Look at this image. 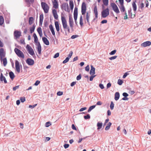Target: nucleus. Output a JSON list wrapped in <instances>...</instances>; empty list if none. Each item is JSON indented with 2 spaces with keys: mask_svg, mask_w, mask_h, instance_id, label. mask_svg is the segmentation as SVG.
<instances>
[{
  "mask_svg": "<svg viewBox=\"0 0 151 151\" xmlns=\"http://www.w3.org/2000/svg\"><path fill=\"white\" fill-rule=\"evenodd\" d=\"M61 20L62 23L64 30L65 31H67L68 32H70V28L68 26L67 21L65 17L64 16H61Z\"/></svg>",
  "mask_w": 151,
  "mask_h": 151,
  "instance_id": "1",
  "label": "nucleus"
},
{
  "mask_svg": "<svg viewBox=\"0 0 151 151\" xmlns=\"http://www.w3.org/2000/svg\"><path fill=\"white\" fill-rule=\"evenodd\" d=\"M41 5L44 12L45 13H47L48 12L49 9L48 4L45 2H42L41 3Z\"/></svg>",
  "mask_w": 151,
  "mask_h": 151,
  "instance_id": "2",
  "label": "nucleus"
},
{
  "mask_svg": "<svg viewBox=\"0 0 151 151\" xmlns=\"http://www.w3.org/2000/svg\"><path fill=\"white\" fill-rule=\"evenodd\" d=\"M14 51L16 54L19 57L22 58H24V55L23 52L20 50L16 48L14 49Z\"/></svg>",
  "mask_w": 151,
  "mask_h": 151,
  "instance_id": "3",
  "label": "nucleus"
},
{
  "mask_svg": "<svg viewBox=\"0 0 151 151\" xmlns=\"http://www.w3.org/2000/svg\"><path fill=\"white\" fill-rule=\"evenodd\" d=\"M111 6L114 11L118 14L120 12L119 10L116 5L114 3H112L110 4Z\"/></svg>",
  "mask_w": 151,
  "mask_h": 151,
  "instance_id": "4",
  "label": "nucleus"
},
{
  "mask_svg": "<svg viewBox=\"0 0 151 151\" xmlns=\"http://www.w3.org/2000/svg\"><path fill=\"white\" fill-rule=\"evenodd\" d=\"M61 9L68 12H70L69 9L68 4L67 3H64L61 5Z\"/></svg>",
  "mask_w": 151,
  "mask_h": 151,
  "instance_id": "5",
  "label": "nucleus"
},
{
  "mask_svg": "<svg viewBox=\"0 0 151 151\" xmlns=\"http://www.w3.org/2000/svg\"><path fill=\"white\" fill-rule=\"evenodd\" d=\"M109 14V9L107 8L104 9L101 12L102 16L103 18H105L108 16Z\"/></svg>",
  "mask_w": 151,
  "mask_h": 151,
  "instance_id": "6",
  "label": "nucleus"
},
{
  "mask_svg": "<svg viewBox=\"0 0 151 151\" xmlns=\"http://www.w3.org/2000/svg\"><path fill=\"white\" fill-rule=\"evenodd\" d=\"M26 48L29 52L31 55H33L35 54L34 51L32 47L29 45H27Z\"/></svg>",
  "mask_w": 151,
  "mask_h": 151,
  "instance_id": "7",
  "label": "nucleus"
},
{
  "mask_svg": "<svg viewBox=\"0 0 151 151\" xmlns=\"http://www.w3.org/2000/svg\"><path fill=\"white\" fill-rule=\"evenodd\" d=\"M86 4L85 3H82L81 5V13L82 15H84L86 13Z\"/></svg>",
  "mask_w": 151,
  "mask_h": 151,
  "instance_id": "8",
  "label": "nucleus"
},
{
  "mask_svg": "<svg viewBox=\"0 0 151 151\" xmlns=\"http://www.w3.org/2000/svg\"><path fill=\"white\" fill-rule=\"evenodd\" d=\"M69 23L70 28L73 29V27L74 22L73 17L71 15L69 16Z\"/></svg>",
  "mask_w": 151,
  "mask_h": 151,
  "instance_id": "9",
  "label": "nucleus"
},
{
  "mask_svg": "<svg viewBox=\"0 0 151 151\" xmlns=\"http://www.w3.org/2000/svg\"><path fill=\"white\" fill-rule=\"evenodd\" d=\"M73 15L75 23L77 24V19L78 16V8L76 7H75L74 9Z\"/></svg>",
  "mask_w": 151,
  "mask_h": 151,
  "instance_id": "10",
  "label": "nucleus"
},
{
  "mask_svg": "<svg viewBox=\"0 0 151 151\" xmlns=\"http://www.w3.org/2000/svg\"><path fill=\"white\" fill-rule=\"evenodd\" d=\"M21 32L18 30H15L14 32V36L16 39H17L21 36Z\"/></svg>",
  "mask_w": 151,
  "mask_h": 151,
  "instance_id": "11",
  "label": "nucleus"
},
{
  "mask_svg": "<svg viewBox=\"0 0 151 151\" xmlns=\"http://www.w3.org/2000/svg\"><path fill=\"white\" fill-rule=\"evenodd\" d=\"M15 64L16 70L18 73H19L20 72V67L19 61L18 60H16Z\"/></svg>",
  "mask_w": 151,
  "mask_h": 151,
  "instance_id": "12",
  "label": "nucleus"
},
{
  "mask_svg": "<svg viewBox=\"0 0 151 151\" xmlns=\"http://www.w3.org/2000/svg\"><path fill=\"white\" fill-rule=\"evenodd\" d=\"M26 63L29 65H33L34 63V60L30 58H28L26 60Z\"/></svg>",
  "mask_w": 151,
  "mask_h": 151,
  "instance_id": "13",
  "label": "nucleus"
},
{
  "mask_svg": "<svg viewBox=\"0 0 151 151\" xmlns=\"http://www.w3.org/2000/svg\"><path fill=\"white\" fill-rule=\"evenodd\" d=\"M53 7L57 9L58 7V4L57 0H52V1Z\"/></svg>",
  "mask_w": 151,
  "mask_h": 151,
  "instance_id": "14",
  "label": "nucleus"
},
{
  "mask_svg": "<svg viewBox=\"0 0 151 151\" xmlns=\"http://www.w3.org/2000/svg\"><path fill=\"white\" fill-rule=\"evenodd\" d=\"M151 45V42L149 41L145 42L141 44V46L143 47H146L150 46Z\"/></svg>",
  "mask_w": 151,
  "mask_h": 151,
  "instance_id": "15",
  "label": "nucleus"
},
{
  "mask_svg": "<svg viewBox=\"0 0 151 151\" xmlns=\"http://www.w3.org/2000/svg\"><path fill=\"white\" fill-rule=\"evenodd\" d=\"M55 25L57 31L58 33L59 32L60 29L59 24V22L58 21L55 22Z\"/></svg>",
  "mask_w": 151,
  "mask_h": 151,
  "instance_id": "16",
  "label": "nucleus"
},
{
  "mask_svg": "<svg viewBox=\"0 0 151 151\" xmlns=\"http://www.w3.org/2000/svg\"><path fill=\"white\" fill-rule=\"evenodd\" d=\"M52 13L54 18L56 19H58V15L57 11L55 9H52Z\"/></svg>",
  "mask_w": 151,
  "mask_h": 151,
  "instance_id": "17",
  "label": "nucleus"
},
{
  "mask_svg": "<svg viewBox=\"0 0 151 151\" xmlns=\"http://www.w3.org/2000/svg\"><path fill=\"white\" fill-rule=\"evenodd\" d=\"M49 28L52 35L54 36H55V33L52 25V24H50L49 26Z\"/></svg>",
  "mask_w": 151,
  "mask_h": 151,
  "instance_id": "18",
  "label": "nucleus"
},
{
  "mask_svg": "<svg viewBox=\"0 0 151 151\" xmlns=\"http://www.w3.org/2000/svg\"><path fill=\"white\" fill-rule=\"evenodd\" d=\"M42 40L46 45H49V42L47 39L45 37H43L42 38Z\"/></svg>",
  "mask_w": 151,
  "mask_h": 151,
  "instance_id": "19",
  "label": "nucleus"
},
{
  "mask_svg": "<svg viewBox=\"0 0 151 151\" xmlns=\"http://www.w3.org/2000/svg\"><path fill=\"white\" fill-rule=\"evenodd\" d=\"M93 12L95 14V17L96 18H98V11H97V7L96 5L95 6L93 9Z\"/></svg>",
  "mask_w": 151,
  "mask_h": 151,
  "instance_id": "20",
  "label": "nucleus"
},
{
  "mask_svg": "<svg viewBox=\"0 0 151 151\" xmlns=\"http://www.w3.org/2000/svg\"><path fill=\"white\" fill-rule=\"evenodd\" d=\"M33 37L34 38V42L36 44H38V43L39 42H38V39L35 33H34L33 34Z\"/></svg>",
  "mask_w": 151,
  "mask_h": 151,
  "instance_id": "21",
  "label": "nucleus"
},
{
  "mask_svg": "<svg viewBox=\"0 0 151 151\" xmlns=\"http://www.w3.org/2000/svg\"><path fill=\"white\" fill-rule=\"evenodd\" d=\"M37 46V50L39 54H41V47L40 45V42L38 43V44H36Z\"/></svg>",
  "mask_w": 151,
  "mask_h": 151,
  "instance_id": "22",
  "label": "nucleus"
},
{
  "mask_svg": "<svg viewBox=\"0 0 151 151\" xmlns=\"http://www.w3.org/2000/svg\"><path fill=\"white\" fill-rule=\"evenodd\" d=\"M0 80L1 81H2L3 80L4 83H6L7 82L6 78L4 76H3V74L1 73Z\"/></svg>",
  "mask_w": 151,
  "mask_h": 151,
  "instance_id": "23",
  "label": "nucleus"
},
{
  "mask_svg": "<svg viewBox=\"0 0 151 151\" xmlns=\"http://www.w3.org/2000/svg\"><path fill=\"white\" fill-rule=\"evenodd\" d=\"M91 75H93L95 73V68L93 65H91V69L90 72Z\"/></svg>",
  "mask_w": 151,
  "mask_h": 151,
  "instance_id": "24",
  "label": "nucleus"
},
{
  "mask_svg": "<svg viewBox=\"0 0 151 151\" xmlns=\"http://www.w3.org/2000/svg\"><path fill=\"white\" fill-rule=\"evenodd\" d=\"M44 18L43 15V14H41L40 16V20H39V24L40 25H42L43 21Z\"/></svg>",
  "mask_w": 151,
  "mask_h": 151,
  "instance_id": "25",
  "label": "nucleus"
},
{
  "mask_svg": "<svg viewBox=\"0 0 151 151\" xmlns=\"http://www.w3.org/2000/svg\"><path fill=\"white\" fill-rule=\"evenodd\" d=\"M103 4L102 5L103 8H104V6H107L109 4V0H102Z\"/></svg>",
  "mask_w": 151,
  "mask_h": 151,
  "instance_id": "26",
  "label": "nucleus"
},
{
  "mask_svg": "<svg viewBox=\"0 0 151 151\" xmlns=\"http://www.w3.org/2000/svg\"><path fill=\"white\" fill-rule=\"evenodd\" d=\"M37 31L38 33L40 36V37H42V33L41 28L40 27L38 28L37 29Z\"/></svg>",
  "mask_w": 151,
  "mask_h": 151,
  "instance_id": "27",
  "label": "nucleus"
},
{
  "mask_svg": "<svg viewBox=\"0 0 151 151\" xmlns=\"http://www.w3.org/2000/svg\"><path fill=\"white\" fill-rule=\"evenodd\" d=\"M119 8L121 12H124L125 11V8L123 4H120V6H119Z\"/></svg>",
  "mask_w": 151,
  "mask_h": 151,
  "instance_id": "28",
  "label": "nucleus"
},
{
  "mask_svg": "<svg viewBox=\"0 0 151 151\" xmlns=\"http://www.w3.org/2000/svg\"><path fill=\"white\" fill-rule=\"evenodd\" d=\"M120 95L119 92H116L115 94V100L116 101L118 100L119 98Z\"/></svg>",
  "mask_w": 151,
  "mask_h": 151,
  "instance_id": "29",
  "label": "nucleus"
},
{
  "mask_svg": "<svg viewBox=\"0 0 151 151\" xmlns=\"http://www.w3.org/2000/svg\"><path fill=\"white\" fill-rule=\"evenodd\" d=\"M34 19L33 17H31L29 19V25L32 24L34 21Z\"/></svg>",
  "mask_w": 151,
  "mask_h": 151,
  "instance_id": "30",
  "label": "nucleus"
},
{
  "mask_svg": "<svg viewBox=\"0 0 151 151\" xmlns=\"http://www.w3.org/2000/svg\"><path fill=\"white\" fill-rule=\"evenodd\" d=\"M4 22V19L2 16H0V26L2 25Z\"/></svg>",
  "mask_w": 151,
  "mask_h": 151,
  "instance_id": "31",
  "label": "nucleus"
},
{
  "mask_svg": "<svg viewBox=\"0 0 151 151\" xmlns=\"http://www.w3.org/2000/svg\"><path fill=\"white\" fill-rule=\"evenodd\" d=\"M69 5L70 9L73 10L74 7V4L72 1H70L69 2Z\"/></svg>",
  "mask_w": 151,
  "mask_h": 151,
  "instance_id": "32",
  "label": "nucleus"
},
{
  "mask_svg": "<svg viewBox=\"0 0 151 151\" xmlns=\"http://www.w3.org/2000/svg\"><path fill=\"white\" fill-rule=\"evenodd\" d=\"M102 123H101V122L100 123L99 122H98L97 124V126L98 127L97 129L98 130H99V129H101L102 127Z\"/></svg>",
  "mask_w": 151,
  "mask_h": 151,
  "instance_id": "33",
  "label": "nucleus"
},
{
  "mask_svg": "<svg viewBox=\"0 0 151 151\" xmlns=\"http://www.w3.org/2000/svg\"><path fill=\"white\" fill-rule=\"evenodd\" d=\"M35 28V24H34L32 27H30V30L31 33H32L34 31Z\"/></svg>",
  "mask_w": 151,
  "mask_h": 151,
  "instance_id": "34",
  "label": "nucleus"
},
{
  "mask_svg": "<svg viewBox=\"0 0 151 151\" xmlns=\"http://www.w3.org/2000/svg\"><path fill=\"white\" fill-rule=\"evenodd\" d=\"M9 75L10 78L12 79L14 78L15 76L14 73L12 72H10L9 73Z\"/></svg>",
  "mask_w": 151,
  "mask_h": 151,
  "instance_id": "35",
  "label": "nucleus"
},
{
  "mask_svg": "<svg viewBox=\"0 0 151 151\" xmlns=\"http://www.w3.org/2000/svg\"><path fill=\"white\" fill-rule=\"evenodd\" d=\"M79 24L81 27L83 25V19L82 16H81L80 18Z\"/></svg>",
  "mask_w": 151,
  "mask_h": 151,
  "instance_id": "36",
  "label": "nucleus"
},
{
  "mask_svg": "<svg viewBox=\"0 0 151 151\" xmlns=\"http://www.w3.org/2000/svg\"><path fill=\"white\" fill-rule=\"evenodd\" d=\"M3 64L4 66H5L7 64V60L6 58H4L2 60Z\"/></svg>",
  "mask_w": 151,
  "mask_h": 151,
  "instance_id": "37",
  "label": "nucleus"
},
{
  "mask_svg": "<svg viewBox=\"0 0 151 151\" xmlns=\"http://www.w3.org/2000/svg\"><path fill=\"white\" fill-rule=\"evenodd\" d=\"M111 125V122H109V123L107 124L106 126V127L105 129L106 130H109Z\"/></svg>",
  "mask_w": 151,
  "mask_h": 151,
  "instance_id": "38",
  "label": "nucleus"
},
{
  "mask_svg": "<svg viewBox=\"0 0 151 151\" xmlns=\"http://www.w3.org/2000/svg\"><path fill=\"white\" fill-rule=\"evenodd\" d=\"M132 7L134 11H136L137 9V5L135 2H133L132 4Z\"/></svg>",
  "mask_w": 151,
  "mask_h": 151,
  "instance_id": "39",
  "label": "nucleus"
},
{
  "mask_svg": "<svg viewBox=\"0 0 151 151\" xmlns=\"http://www.w3.org/2000/svg\"><path fill=\"white\" fill-rule=\"evenodd\" d=\"M90 14H89L88 12L86 13V18L87 22L89 23V18L90 17Z\"/></svg>",
  "mask_w": 151,
  "mask_h": 151,
  "instance_id": "40",
  "label": "nucleus"
},
{
  "mask_svg": "<svg viewBox=\"0 0 151 151\" xmlns=\"http://www.w3.org/2000/svg\"><path fill=\"white\" fill-rule=\"evenodd\" d=\"M95 105H93L90 106L88 109V112H89L91 111L95 107Z\"/></svg>",
  "mask_w": 151,
  "mask_h": 151,
  "instance_id": "41",
  "label": "nucleus"
},
{
  "mask_svg": "<svg viewBox=\"0 0 151 151\" xmlns=\"http://www.w3.org/2000/svg\"><path fill=\"white\" fill-rule=\"evenodd\" d=\"M26 2L29 4H32L34 2V0H25Z\"/></svg>",
  "mask_w": 151,
  "mask_h": 151,
  "instance_id": "42",
  "label": "nucleus"
},
{
  "mask_svg": "<svg viewBox=\"0 0 151 151\" xmlns=\"http://www.w3.org/2000/svg\"><path fill=\"white\" fill-rule=\"evenodd\" d=\"M114 104L113 102L111 101L110 105V108L111 110H113L114 109Z\"/></svg>",
  "mask_w": 151,
  "mask_h": 151,
  "instance_id": "43",
  "label": "nucleus"
},
{
  "mask_svg": "<svg viewBox=\"0 0 151 151\" xmlns=\"http://www.w3.org/2000/svg\"><path fill=\"white\" fill-rule=\"evenodd\" d=\"M123 83V81L122 80L119 79L118 81V84L119 85H121Z\"/></svg>",
  "mask_w": 151,
  "mask_h": 151,
  "instance_id": "44",
  "label": "nucleus"
},
{
  "mask_svg": "<svg viewBox=\"0 0 151 151\" xmlns=\"http://www.w3.org/2000/svg\"><path fill=\"white\" fill-rule=\"evenodd\" d=\"M20 43L21 44L25 45V44L24 39H22L20 40Z\"/></svg>",
  "mask_w": 151,
  "mask_h": 151,
  "instance_id": "45",
  "label": "nucleus"
},
{
  "mask_svg": "<svg viewBox=\"0 0 151 151\" xmlns=\"http://www.w3.org/2000/svg\"><path fill=\"white\" fill-rule=\"evenodd\" d=\"M116 50H114L111 51L110 53L109 54L110 55H114L116 53Z\"/></svg>",
  "mask_w": 151,
  "mask_h": 151,
  "instance_id": "46",
  "label": "nucleus"
},
{
  "mask_svg": "<svg viewBox=\"0 0 151 151\" xmlns=\"http://www.w3.org/2000/svg\"><path fill=\"white\" fill-rule=\"evenodd\" d=\"M84 118L86 119H89L90 118V116L89 114H87L86 116H84Z\"/></svg>",
  "mask_w": 151,
  "mask_h": 151,
  "instance_id": "47",
  "label": "nucleus"
},
{
  "mask_svg": "<svg viewBox=\"0 0 151 151\" xmlns=\"http://www.w3.org/2000/svg\"><path fill=\"white\" fill-rule=\"evenodd\" d=\"M51 125V123L49 122H48L45 123V126L46 127H48Z\"/></svg>",
  "mask_w": 151,
  "mask_h": 151,
  "instance_id": "48",
  "label": "nucleus"
},
{
  "mask_svg": "<svg viewBox=\"0 0 151 151\" xmlns=\"http://www.w3.org/2000/svg\"><path fill=\"white\" fill-rule=\"evenodd\" d=\"M20 100L22 102H24L25 101V99L24 97H21L20 98Z\"/></svg>",
  "mask_w": 151,
  "mask_h": 151,
  "instance_id": "49",
  "label": "nucleus"
},
{
  "mask_svg": "<svg viewBox=\"0 0 151 151\" xmlns=\"http://www.w3.org/2000/svg\"><path fill=\"white\" fill-rule=\"evenodd\" d=\"M69 58H66L65 60H64L63 62V63H67L68 61H69Z\"/></svg>",
  "mask_w": 151,
  "mask_h": 151,
  "instance_id": "50",
  "label": "nucleus"
},
{
  "mask_svg": "<svg viewBox=\"0 0 151 151\" xmlns=\"http://www.w3.org/2000/svg\"><path fill=\"white\" fill-rule=\"evenodd\" d=\"M117 56H113V57H111L109 58V59L110 60H114V59H116L117 58Z\"/></svg>",
  "mask_w": 151,
  "mask_h": 151,
  "instance_id": "51",
  "label": "nucleus"
},
{
  "mask_svg": "<svg viewBox=\"0 0 151 151\" xmlns=\"http://www.w3.org/2000/svg\"><path fill=\"white\" fill-rule=\"evenodd\" d=\"M72 54H73L72 51H70L69 54L68 55V57L67 58H69V59L72 56Z\"/></svg>",
  "mask_w": 151,
  "mask_h": 151,
  "instance_id": "52",
  "label": "nucleus"
},
{
  "mask_svg": "<svg viewBox=\"0 0 151 151\" xmlns=\"http://www.w3.org/2000/svg\"><path fill=\"white\" fill-rule=\"evenodd\" d=\"M59 54L58 52H57L54 55L53 58H56L59 57Z\"/></svg>",
  "mask_w": 151,
  "mask_h": 151,
  "instance_id": "53",
  "label": "nucleus"
},
{
  "mask_svg": "<svg viewBox=\"0 0 151 151\" xmlns=\"http://www.w3.org/2000/svg\"><path fill=\"white\" fill-rule=\"evenodd\" d=\"M63 94V92L61 91H58L57 93V95L58 96H61Z\"/></svg>",
  "mask_w": 151,
  "mask_h": 151,
  "instance_id": "54",
  "label": "nucleus"
},
{
  "mask_svg": "<svg viewBox=\"0 0 151 151\" xmlns=\"http://www.w3.org/2000/svg\"><path fill=\"white\" fill-rule=\"evenodd\" d=\"M85 70L87 71H88L89 70V66L88 65H87L85 68Z\"/></svg>",
  "mask_w": 151,
  "mask_h": 151,
  "instance_id": "55",
  "label": "nucleus"
},
{
  "mask_svg": "<svg viewBox=\"0 0 151 151\" xmlns=\"http://www.w3.org/2000/svg\"><path fill=\"white\" fill-rule=\"evenodd\" d=\"M81 74H79L78 76L76 78V79L77 80H79L81 78Z\"/></svg>",
  "mask_w": 151,
  "mask_h": 151,
  "instance_id": "56",
  "label": "nucleus"
},
{
  "mask_svg": "<svg viewBox=\"0 0 151 151\" xmlns=\"http://www.w3.org/2000/svg\"><path fill=\"white\" fill-rule=\"evenodd\" d=\"M40 83V81L37 80V81L34 84V85L35 86H37L38 84Z\"/></svg>",
  "mask_w": 151,
  "mask_h": 151,
  "instance_id": "57",
  "label": "nucleus"
},
{
  "mask_svg": "<svg viewBox=\"0 0 151 151\" xmlns=\"http://www.w3.org/2000/svg\"><path fill=\"white\" fill-rule=\"evenodd\" d=\"M87 109V108L86 107H83L81 108L79 110L80 111H82L84 110H85Z\"/></svg>",
  "mask_w": 151,
  "mask_h": 151,
  "instance_id": "58",
  "label": "nucleus"
},
{
  "mask_svg": "<svg viewBox=\"0 0 151 151\" xmlns=\"http://www.w3.org/2000/svg\"><path fill=\"white\" fill-rule=\"evenodd\" d=\"M96 76V75H94V76H91L90 77V79H89L90 81H92L93 80V78L95 76Z\"/></svg>",
  "mask_w": 151,
  "mask_h": 151,
  "instance_id": "59",
  "label": "nucleus"
},
{
  "mask_svg": "<svg viewBox=\"0 0 151 151\" xmlns=\"http://www.w3.org/2000/svg\"><path fill=\"white\" fill-rule=\"evenodd\" d=\"M37 105V104H36L33 105H29V108H33L35 107Z\"/></svg>",
  "mask_w": 151,
  "mask_h": 151,
  "instance_id": "60",
  "label": "nucleus"
},
{
  "mask_svg": "<svg viewBox=\"0 0 151 151\" xmlns=\"http://www.w3.org/2000/svg\"><path fill=\"white\" fill-rule=\"evenodd\" d=\"M19 86H16L13 88V91H15L16 89H18L19 88Z\"/></svg>",
  "mask_w": 151,
  "mask_h": 151,
  "instance_id": "61",
  "label": "nucleus"
},
{
  "mask_svg": "<svg viewBox=\"0 0 151 151\" xmlns=\"http://www.w3.org/2000/svg\"><path fill=\"white\" fill-rule=\"evenodd\" d=\"M129 14L130 16H131V18H134L135 17V15L134 14H132V13H130L129 12Z\"/></svg>",
  "mask_w": 151,
  "mask_h": 151,
  "instance_id": "62",
  "label": "nucleus"
},
{
  "mask_svg": "<svg viewBox=\"0 0 151 151\" xmlns=\"http://www.w3.org/2000/svg\"><path fill=\"white\" fill-rule=\"evenodd\" d=\"M72 128L73 130H76L77 129L76 127H75V126L74 124H73L72 125Z\"/></svg>",
  "mask_w": 151,
  "mask_h": 151,
  "instance_id": "63",
  "label": "nucleus"
},
{
  "mask_svg": "<svg viewBox=\"0 0 151 151\" xmlns=\"http://www.w3.org/2000/svg\"><path fill=\"white\" fill-rule=\"evenodd\" d=\"M123 96L125 97H127L128 96V94L126 93H123Z\"/></svg>",
  "mask_w": 151,
  "mask_h": 151,
  "instance_id": "64",
  "label": "nucleus"
}]
</instances>
